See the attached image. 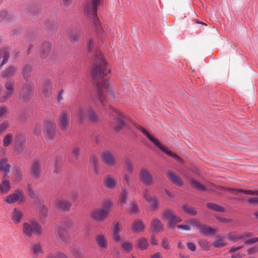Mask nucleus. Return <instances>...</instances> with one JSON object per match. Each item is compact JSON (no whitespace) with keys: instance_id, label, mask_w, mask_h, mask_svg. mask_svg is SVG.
I'll use <instances>...</instances> for the list:
<instances>
[{"instance_id":"nucleus-38","label":"nucleus","mask_w":258,"mask_h":258,"mask_svg":"<svg viewBox=\"0 0 258 258\" xmlns=\"http://www.w3.org/2000/svg\"><path fill=\"white\" fill-rule=\"evenodd\" d=\"M13 16L11 14H8L6 11H2L0 13V21L10 22L13 19Z\"/></svg>"},{"instance_id":"nucleus-61","label":"nucleus","mask_w":258,"mask_h":258,"mask_svg":"<svg viewBox=\"0 0 258 258\" xmlns=\"http://www.w3.org/2000/svg\"><path fill=\"white\" fill-rule=\"evenodd\" d=\"M258 242V237L252 238L245 241V244L246 245H251L252 244Z\"/></svg>"},{"instance_id":"nucleus-39","label":"nucleus","mask_w":258,"mask_h":258,"mask_svg":"<svg viewBox=\"0 0 258 258\" xmlns=\"http://www.w3.org/2000/svg\"><path fill=\"white\" fill-rule=\"evenodd\" d=\"M182 209L185 213L190 216H195L197 214V211L196 208H192L187 205H184L182 206Z\"/></svg>"},{"instance_id":"nucleus-62","label":"nucleus","mask_w":258,"mask_h":258,"mask_svg":"<svg viewBox=\"0 0 258 258\" xmlns=\"http://www.w3.org/2000/svg\"><path fill=\"white\" fill-rule=\"evenodd\" d=\"M143 197L144 199L147 202L148 201L151 200V198H152V197L150 196L149 195V191L148 189H145L143 194Z\"/></svg>"},{"instance_id":"nucleus-56","label":"nucleus","mask_w":258,"mask_h":258,"mask_svg":"<svg viewBox=\"0 0 258 258\" xmlns=\"http://www.w3.org/2000/svg\"><path fill=\"white\" fill-rule=\"evenodd\" d=\"M121 226L119 222L114 223L112 228V233H119L121 230Z\"/></svg>"},{"instance_id":"nucleus-3","label":"nucleus","mask_w":258,"mask_h":258,"mask_svg":"<svg viewBox=\"0 0 258 258\" xmlns=\"http://www.w3.org/2000/svg\"><path fill=\"white\" fill-rule=\"evenodd\" d=\"M109 113L112 116L113 120V130L115 132H119L127 124V117L120 110L110 107Z\"/></svg>"},{"instance_id":"nucleus-27","label":"nucleus","mask_w":258,"mask_h":258,"mask_svg":"<svg viewBox=\"0 0 258 258\" xmlns=\"http://www.w3.org/2000/svg\"><path fill=\"white\" fill-rule=\"evenodd\" d=\"M200 233L202 235L207 236L208 235H213L215 234V230L211 226L202 225L199 229Z\"/></svg>"},{"instance_id":"nucleus-57","label":"nucleus","mask_w":258,"mask_h":258,"mask_svg":"<svg viewBox=\"0 0 258 258\" xmlns=\"http://www.w3.org/2000/svg\"><path fill=\"white\" fill-rule=\"evenodd\" d=\"M200 246L205 250H208L210 247L209 243L205 240L200 241L199 242Z\"/></svg>"},{"instance_id":"nucleus-10","label":"nucleus","mask_w":258,"mask_h":258,"mask_svg":"<svg viewBox=\"0 0 258 258\" xmlns=\"http://www.w3.org/2000/svg\"><path fill=\"white\" fill-rule=\"evenodd\" d=\"M70 121V115L69 111L64 110L60 114L58 118V125L62 131H67L69 128Z\"/></svg>"},{"instance_id":"nucleus-23","label":"nucleus","mask_w":258,"mask_h":258,"mask_svg":"<svg viewBox=\"0 0 258 258\" xmlns=\"http://www.w3.org/2000/svg\"><path fill=\"white\" fill-rule=\"evenodd\" d=\"M166 176L168 179L176 185L179 187L182 185L183 182L180 177L176 175L173 171L168 170L166 173Z\"/></svg>"},{"instance_id":"nucleus-2","label":"nucleus","mask_w":258,"mask_h":258,"mask_svg":"<svg viewBox=\"0 0 258 258\" xmlns=\"http://www.w3.org/2000/svg\"><path fill=\"white\" fill-rule=\"evenodd\" d=\"M102 3V0H86L84 4V13L91 17L92 26L98 35L102 32L99 19L97 17V8Z\"/></svg>"},{"instance_id":"nucleus-28","label":"nucleus","mask_w":258,"mask_h":258,"mask_svg":"<svg viewBox=\"0 0 258 258\" xmlns=\"http://www.w3.org/2000/svg\"><path fill=\"white\" fill-rule=\"evenodd\" d=\"M163 224L158 219H154L151 223V229L152 232L158 233L162 231Z\"/></svg>"},{"instance_id":"nucleus-47","label":"nucleus","mask_w":258,"mask_h":258,"mask_svg":"<svg viewBox=\"0 0 258 258\" xmlns=\"http://www.w3.org/2000/svg\"><path fill=\"white\" fill-rule=\"evenodd\" d=\"M13 135L12 134L9 133L7 134L3 140V145L5 147H7L11 143L12 141Z\"/></svg>"},{"instance_id":"nucleus-52","label":"nucleus","mask_w":258,"mask_h":258,"mask_svg":"<svg viewBox=\"0 0 258 258\" xmlns=\"http://www.w3.org/2000/svg\"><path fill=\"white\" fill-rule=\"evenodd\" d=\"M136 128L141 132H142L148 139V140L149 138L152 137V136L147 132V131L142 126L137 125L136 126Z\"/></svg>"},{"instance_id":"nucleus-49","label":"nucleus","mask_w":258,"mask_h":258,"mask_svg":"<svg viewBox=\"0 0 258 258\" xmlns=\"http://www.w3.org/2000/svg\"><path fill=\"white\" fill-rule=\"evenodd\" d=\"M39 10L34 5L30 6L27 9V12L33 16L37 15Z\"/></svg>"},{"instance_id":"nucleus-32","label":"nucleus","mask_w":258,"mask_h":258,"mask_svg":"<svg viewBox=\"0 0 258 258\" xmlns=\"http://www.w3.org/2000/svg\"><path fill=\"white\" fill-rule=\"evenodd\" d=\"M32 71V66L31 64L27 63L23 67L22 71V75L25 81L29 80L28 78L30 77Z\"/></svg>"},{"instance_id":"nucleus-18","label":"nucleus","mask_w":258,"mask_h":258,"mask_svg":"<svg viewBox=\"0 0 258 258\" xmlns=\"http://www.w3.org/2000/svg\"><path fill=\"white\" fill-rule=\"evenodd\" d=\"M101 158L103 162L107 166H113L116 163L115 157L110 151H106L103 152Z\"/></svg>"},{"instance_id":"nucleus-19","label":"nucleus","mask_w":258,"mask_h":258,"mask_svg":"<svg viewBox=\"0 0 258 258\" xmlns=\"http://www.w3.org/2000/svg\"><path fill=\"white\" fill-rule=\"evenodd\" d=\"M23 192L18 190L16 192L8 196L6 198V202L9 204H13L18 201H22L23 199Z\"/></svg>"},{"instance_id":"nucleus-51","label":"nucleus","mask_w":258,"mask_h":258,"mask_svg":"<svg viewBox=\"0 0 258 258\" xmlns=\"http://www.w3.org/2000/svg\"><path fill=\"white\" fill-rule=\"evenodd\" d=\"M80 148L78 146H75L72 150V155L73 157L77 159L80 154Z\"/></svg>"},{"instance_id":"nucleus-7","label":"nucleus","mask_w":258,"mask_h":258,"mask_svg":"<svg viewBox=\"0 0 258 258\" xmlns=\"http://www.w3.org/2000/svg\"><path fill=\"white\" fill-rule=\"evenodd\" d=\"M112 203L110 201L105 202L102 208L92 212V217L97 222L104 221L107 218Z\"/></svg>"},{"instance_id":"nucleus-46","label":"nucleus","mask_w":258,"mask_h":258,"mask_svg":"<svg viewBox=\"0 0 258 258\" xmlns=\"http://www.w3.org/2000/svg\"><path fill=\"white\" fill-rule=\"evenodd\" d=\"M150 204L152 211H155L158 208V201L156 197H152L150 201H147Z\"/></svg>"},{"instance_id":"nucleus-14","label":"nucleus","mask_w":258,"mask_h":258,"mask_svg":"<svg viewBox=\"0 0 258 258\" xmlns=\"http://www.w3.org/2000/svg\"><path fill=\"white\" fill-rule=\"evenodd\" d=\"M139 178L141 181L145 185H150L153 183V176L149 170L146 168H142L140 170Z\"/></svg>"},{"instance_id":"nucleus-1","label":"nucleus","mask_w":258,"mask_h":258,"mask_svg":"<svg viewBox=\"0 0 258 258\" xmlns=\"http://www.w3.org/2000/svg\"><path fill=\"white\" fill-rule=\"evenodd\" d=\"M93 45V40H89L87 47L89 52L92 56L91 76L93 80L97 83L98 101L103 106H105L106 103V96L107 93H110L112 98L115 97L108 81L104 79L103 81H100L102 78H104L105 76L110 72V70L99 50H96L92 54Z\"/></svg>"},{"instance_id":"nucleus-50","label":"nucleus","mask_w":258,"mask_h":258,"mask_svg":"<svg viewBox=\"0 0 258 258\" xmlns=\"http://www.w3.org/2000/svg\"><path fill=\"white\" fill-rule=\"evenodd\" d=\"M67 197L69 198L71 201L74 202L77 198L78 192L75 190H72L67 195Z\"/></svg>"},{"instance_id":"nucleus-40","label":"nucleus","mask_w":258,"mask_h":258,"mask_svg":"<svg viewBox=\"0 0 258 258\" xmlns=\"http://www.w3.org/2000/svg\"><path fill=\"white\" fill-rule=\"evenodd\" d=\"M227 191H229L230 193H232V191H236L239 193L244 194L250 196H255V191H252L251 190H244L242 189H234V188H228Z\"/></svg>"},{"instance_id":"nucleus-58","label":"nucleus","mask_w":258,"mask_h":258,"mask_svg":"<svg viewBox=\"0 0 258 258\" xmlns=\"http://www.w3.org/2000/svg\"><path fill=\"white\" fill-rule=\"evenodd\" d=\"M9 124L6 122L0 124V136L8 128Z\"/></svg>"},{"instance_id":"nucleus-12","label":"nucleus","mask_w":258,"mask_h":258,"mask_svg":"<svg viewBox=\"0 0 258 258\" xmlns=\"http://www.w3.org/2000/svg\"><path fill=\"white\" fill-rule=\"evenodd\" d=\"M251 233L243 232L238 233L237 232H231L227 234V238L233 242H237L240 240H244L246 238L250 237Z\"/></svg>"},{"instance_id":"nucleus-41","label":"nucleus","mask_w":258,"mask_h":258,"mask_svg":"<svg viewBox=\"0 0 258 258\" xmlns=\"http://www.w3.org/2000/svg\"><path fill=\"white\" fill-rule=\"evenodd\" d=\"M62 225L60 227H63L69 231L73 227V221L69 218H66L63 220Z\"/></svg>"},{"instance_id":"nucleus-11","label":"nucleus","mask_w":258,"mask_h":258,"mask_svg":"<svg viewBox=\"0 0 258 258\" xmlns=\"http://www.w3.org/2000/svg\"><path fill=\"white\" fill-rule=\"evenodd\" d=\"M56 236L61 243H68L70 240L69 231L63 227H57L55 229Z\"/></svg>"},{"instance_id":"nucleus-25","label":"nucleus","mask_w":258,"mask_h":258,"mask_svg":"<svg viewBox=\"0 0 258 258\" xmlns=\"http://www.w3.org/2000/svg\"><path fill=\"white\" fill-rule=\"evenodd\" d=\"M95 241L98 246L102 249H106L108 247V242L106 236L102 234L96 235Z\"/></svg>"},{"instance_id":"nucleus-53","label":"nucleus","mask_w":258,"mask_h":258,"mask_svg":"<svg viewBox=\"0 0 258 258\" xmlns=\"http://www.w3.org/2000/svg\"><path fill=\"white\" fill-rule=\"evenodd\" d=\"M136 128L141 132H142L148 139V140L149 138L152 137V136L147 132V131L142 126L137 125L136 126Z\"/></svg>"},{"instance_id":"nucleus-31","label":"nucleus","mask_w":258,"mask_h":258,"mask_svg":"<svg viewBox=\"0 0 258 258\" xmlns=\"http://www.w3.org/2000/svg\"><path fill=\"white\" fill-rule=\"evenodd\" d=\"M145 226L141 220L135 219L132 223V231L134 232H142Z\"/></svg>"},{"instance_id":"nucleus-29","label":"nucleus","mask_w":258,"mask_h":258,"mask_svg":"<svg viewBox=\"0 0 258 258\" xmlns=\"http://www.w3.org/2000/svg\"><path fill=\"white\" fill-rule=\"evenodd\" d=\"M99 161L98 157L94 154L90 156V163L93 172L96 175L98 174V163Z\"/></svg>"},{"instance_id":"nucleus-48","label":"nucleus","mask_w":258,"mask_h":258,"mask_svg":"<svg viewBox=\"0 0 258 258\" xmlns=\"http://www.w3.org/2000/svg\"><path fill=\"white\" fill-rule=\"evenodd\" d=\"M6 162L7 161L5 159H3L0 161V171H10V166Z\"/></svg>"},{"instance_id":"nucleus-35","label":"nucleus","mask_w":258,"mask_h":258,"mask_svg":"<svg viewBox=\"0 0 258 258\" xmlns=\"http://www.w3.org/2000/svg\"><path fill=\"white\" fill-rule=\"evenodd\" d=\"M32 251L34 254L39 255L43 254L42 244L40 242L35 243L32 245Z\"/></svg>"},{"instance_id":"nucleus-22","label":"nucleus","mask_w":258,"mask_h":258,"mask_svg":"<svg viewBox=\"0 0 258 258\" xmlns=\"http://www.w3.org/2000/svg\"><path fill=\"white\" fill-rule=\"evenodd\" d=\"M52 82L50 79H45L42 83V94L45 97L51 95Z\"/></svg>"},{"instance_id":"nucleus-15","label":"nucleus","mask_w":258,"mask_h":258,"mask_svg":"<svg viewBox=\"0 0 258 258\" xmlns=\"http://www.w3.org/2000/svg\"><path fill=\"white\" fill-rule=\"evenodd\" d=\"M163 216L166 219H168L169 221L167 226L169 228H173L178 222L181 221V219L177 218L174 215L172 211L170 210H166L163 213Z\"/></svg>"},{"instance_id":"nucleus-42","label":"nucleus","mask_w":258,"mask_h":258,"mask_svg":"<svg viewBox=\"0 0 258 258\" xmlns=\"http://www.w3.org/2000/svg\"><path fill=\"white\" fill-rule=\"evenodd\" d=\"M190 183L197 189L201 190V191H205L206 190V188L200 182H199L197 180H195L194 179H190L189 180Z\"/></svg>"},{"instance_id":"nucleus-13","label":"nucleus","mask_w":258,"mask_h":258,"mask_svg":"<svg viewBox=\"0 0 258 258\" xmlns=\"http://www.w3.org/2000/svg\"><path fill=\"white\" fill-rule=\"evenodd\" d=\"M41 161L37 159H34L31 165L30 174L36 179H38L41 173Z\"/></svg>"},{"instance_id":"nucleus-44","label":"nucleus","mask_w":258,"mask_h":258,"mask_svg":"<svg viewBox=\"0 0 258 258\" xmlns=\"http://www.w3.org/2000/svg\"><path fill=\"white\" fill-rule=\"evenodd\" d=\"M24 141V137L23 135L20 134L17 136L16 138V148H18V146H20L21 150H23L24 147L22 146V144Z\"/></svg>"},{"instance_id":"nucleus-8","label":"nucleus","mask_w":258,"mask_h":258,"mask_svg":"<svg viewBox=\"0 0 258 258\" xmlns=\"http://www.w3.org/2000/svg\"><path fill=\"white\" fill-rule=\"evenodd\" d=\"M43 131L47 140H51L54 138L56 133V127L55 121L52 118H49L44 121Z\"/></svg>"},{"instance_id":"nucleus-55","label":"nucleus","mask_w":258,"mask_h":258,"mask_svg":"<svg viewBox=\"0 0 258 258\" xmlns=\"http://www.w3.org/2000/svg\"><path fill=\"white\" fill-rule=\"evenodd\" d=\"M121 194L120 197V202L122 204L126 203V199L127 196V192L124 189H122Z\"/></svg>"},{"instance_id":"nucleus-16","label":"nucleus","mask_w":258,"mask_h":258,"mask_svg":"<svg viewBox=\"0 0 258 258\" xmlns=\"http://www.w3.org/2000/svg\"><path fill=\"white\" fill-rule=\"evenodd\" d=\"M56 208L59 211H69L72 206V203L62 198H58L55 201Z\"/></svg>"},{"instance_id":"nucleus-17","label":"nucleus","mask_w":258,"mask_h":258,"mask_svg":"<svg viewBox=\"0 0 258 258\" xmlns=\"http://www.w3.org/2000/svg\"><path fill=\"white\" fill-rule=\"evenodd\" d=\"M5 87L7 90L5 94L0 97V102H5L7 100L10 99L14 91V83L12 81H7L5 84Z\"/></svg>"},{"instance_id":"nucleus-64","label":"nucleus","mask_w":258,"mask_h":258,"mask_svg":"<svg viewBox=\"0 0 258 258\" xmlns=\"http://www.w3.org/2000/svg\"><path fill=\"white\" fill-rule=\"evenodd\" d=\"M247 203L249 204H258V198H250L246 200Z\"/></svg>"},{"instance_id":"nucleus-45","label":"nucleus","mask_w":258,"mask_h":258,"mask_svg":"<svg viewBox=\"0 0 258 258\" xmlns=\"http://www.w3.org/2000/svg\"><path fill=\"white\" fill-rule=\"evenodd\" d=\"M71 253L77 258H81L82 252L80 248L77 246H74L71 249Z\"/></svg>"},{"instance_id":"nucleus-9","label":"nucleus","mask_w":258,"mask_h":258,"mask_svg":"<svg viewBox=\"0 0 258 258\" xmlns=\"http://www.w3.org/2000/svg\"><path fill=\"white\" fill-rule=\"evenodd\" d=\"M149 140H150L151 142H152L156 147H157L160 150L168 155V156L173 158L175 159L177 162L180 163H182V160L180 158L178 155L175 154L174 153L169 150L168 148L164 147L163 145L160 144L159 141L156 139H155L152 136L150 138H149Z\"/></svg>"},{"instance_id":"nucleus-43","label":"nucleus","mask_w":258,"mask_h":258,"mask_svg":"<svg viewBox=\"0 0 258 258\" xmlns=\"http://www.w3.org/2000/svg\"><path fill=\"white\" fill-rule=\"evenodd\" d=\"M124 162L127 171L130 173H132L134 171V165L132 161L127 157L124 159Z\"/></svg>"},{"instance_id":"nucleus-24","label":"nucleus","mask_w":258,"mask_h":258,"mask_svg":"<svg viewBox=\"0 0 258 258\" xmlns=\"http://www.w3.org/2000/svg\"><path fill=\"white\" fill-rule=\"evenodd\" d=\"M17 71L18 69L17 67L13 66H10L5 70L1 72V77L6 79L13 77L15 76Z\"/></svg>"},{"instance_id":"nucleus-21","label":"nucleus","mask_w":258,"mask_h":258,"mask_svg":"<svg viewBox=\"0 0 258 258\" xmlns=\"http://www.w3.org/2000/svg\"><path fill=\"white\" fill-rule=\"evenodd\" d=\"M51 49V44L48 41H44L41 46L39 54L41 58H46L49 54Z\"/></svg>"},{"instance_id":"nucleus-33","label":"nucleus","mask_w":258,"mask_h":258,"mask_svg":"<svg viewBox=\"0 0 258 258\" xmlns=\"http://www.w3.org/2000/svg\"><path fill=\"white\" fill-rule=\"evenodd\" d=\"M206 207L210 210L215 212L224 213L225 212V209L222 206L218 205L213 203H209L206 205Z\"/></svg>"},{"instance_id":"nucleus-60","label":"nucleus","mask_w":258,"mask_h":258,"mask_svg":"<svg viewBox=\"0 0 258 258\" xmlns=\"http://www.w3.org/2000/svg\"><path fill=\"white\" fill-rule=\"evenodd\" d=\"M257 252H258V245L251 247L247 250L248 254L249 255L256 253Z\"/></svg>"},{"instance_id":"nucleus-5","label":"nucleus","mask_w":258,"mask_h":258,"mask_svg":"<svg viewBox=\"0 0 258 258\" xmlns=\"http://www.w3.org/2000/svg\"><path fill=\"white\" fill-rule=\"evenodd\" d=\"M88 116L89 120L93 123L99 121V117L91 107H81L79 111L78 120L80 123L83 124Z\"/></svg>"},{"instance_id":"nucleus-37","label":"nucleus","mask_w":258,"mask_h":258,"mask_svg":"<svg viewBox=\"0 0 258 258\" xmlns=\"http://www.w3.org/2000/svg\"><path fill=\"white\" fill-rule=\"evenodd\" d=\"M22 217L21 212L15 208L13 211L12 220L15 223H18L20 222Z\"/></svg>"},{"instance_id":"nucleus-34","label":"nucleus","mask_w":258,"mask_h":258,"mask_svg":"<svg viewBox=\"0 0 258 258\" xmlns=\"http://www.w3.org/2000/svg\"><path fill=\"white\" fill-rule=\"evenodd\" d=\"M136 244L137 247L142 250L146 249L149 246L147 239L144 237L137 240Z\"/></svg>"},{"instance_id":"nucleus-36","label":"nucleus","mask_w":258,"mask_h":258,"mask_svg":"<svg viewBox=\"0 0 258 258\" xmlns=\"http://www.w3.org/2000/svg\"><path fill=\"white\" fill-rule=\"evenodd\" d=\"M11 188L10 183L9 180H3L0 184V192L2 194L7 193Z\"/></svg>"},{"instance_id":"nucleus-20","label":"nucleus","mask_w":258,"mask_h":258,"mask_svg":"<svg viewBox=\"0 0 258 258\" xmlns=\"http://www.w3.org/2000/svg\"><path fill=\"white\" fill-rule=\"evenodd\" d=\"M104 185L107 188L113 189L117 186V181L112 174H108L104 177Z\"/></svg>"},{"instance_id":"nucleus-63","label":"nucleus","mask_w":258,"mask_h":258,"mask_svg":"<svg viewBox=\"0 0 258 258\" xmlns=\"http://www.w3.org/2000/svg\"><path fill=\"white\" fill-rule=\"evenodd\" d=\"M225 245V243H223L222 240L221 239L217 240L214 243V246L217 248L223 247Z\"/></svg>"},{"instance_id":"nucleus-6","label":"nucleus","mask_w":258,"mask_h":258,"mask_svg":"<svg viewBox=\"0 0 258 258\" xmlns=\"http://www.w3.org/2000/svg\"><path fill=\"white\" fill-rule=\"evenodd\" d=\"M23 232L25 236L30 237L33 233L40 236L42 233V229L37 223L29 221L23 223Z\"/></svg>"},{"instance_id":"nucleus-54","label":"nucleus","mask_w":258,"mask_h":258,"mask_svg":"<svg viewBox=\"0 0 258 258\" xmlns=\"http://www.w3.org/2000/svg\"><path fill=\"white\" fill-rule=\"evenodd\" d=\"M122 247L124 251L127 252H129L132 250L133 248V245L131 243L125 242L123 243V244L122 245Z\"/></svg>"},{"instance_id":"nucleus-30","label":"nucleus","mask_w":258,"mask_h":258,"mask_svg":"<svg viewBox=\"0 0 258 258\" xmlns=\"http://www.w3.org/2000/svg\"><path fill=\"white\" fill-rule=\"evenodd\" d=\"M68 37L72 43H76L79 41L81 38V33L77 29L71 30L68 33Z\"/></svg>"},{"instance_id":"nucleus-59","label":"nucleus","mask_w":258,"mask_h":258,"mask_svg":"<svg viewBox=\"0 0 258 258\" xmlns=\"http://www.w3.org/2000/svg\"><path fill=\"white\" fill-rule=\"evenodd\" d=\"M47 214V209L44 206L40 207V214L41 217H45Z\"/></svg>"},{"instance_id":"nucleus-26","label":"nucleus","mask_w":258,"mask_h":258,"mask_svg":"<svg viewBox=\"0 0 258 258\" xmlns=\"http://www.w3.org/2000/svg\"><path fill=\"white\" fill-rule=\"evenodd\" d=\"M9 58V48H4L0 49V60L2 61L0 62V68H2L5 64Z\"/></svg>"},{"instance_id":"nucleus-4","label":"nucleus","mask_w":258,"mask_h":258,"mask_svg":"<svg viewBox=\"0 0 258 258\" xmlns=\"http://www.w3.org/2000/svg\"><path fill=\"white\" fill-rule=\"evenodd\" d=\"M34 89L35 86L32 81L26 80L19 89V99L24 102H29L33 96Z\"/></svg>"}]
</instances>
